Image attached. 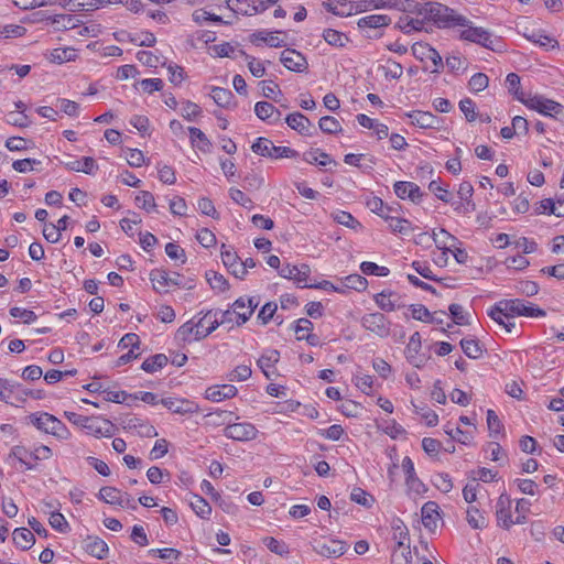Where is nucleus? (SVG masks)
<instances>
[{
    "mask_svg": "<svg viewBox=\"0 0 564 564\" xmlns=\"http://www.w3.org/2000/svg\"><path fill=\"white\" fill-rule=\"evenodd\" d=\"M414 6L415 9L406 10V12L419 18L422 24L427 26V31L432 30L433 24L438 28H452L453 24L465 23L463 15L438 2L420 3L414 1Z\"/></svg>",
    "mask_w": 564,
    "mask_h": 564,
    "instance_id": "f257e3e1",
    "label": "nucleus"
},
{
    "mask_svg": "<svg viewBox=\"0 0 564 564\" xmlns=\"http://www.w3.org/2000/svg\"><path fill=\"white\" fill-rule=\"evenodd\" d=\"M501 307L503 311H507L511 318L513 316L544 317L546 315L544 310L520 299L501 300L500 308Z\"/></svg>",
    "mask_w": 564,
    "mask_h": 564,
    "instance_id": "f03ea898",
    "label": "nucleus"
},
{
    "mask_svg": "<svg viewBox=\"0 0 564 564\" xmlns=\"http://www.w3.org/2000/svg\"><path fill=\"white\" fill-rule=\"evenodd\" d=\"M31 421L39 430L44 431L45 433H50L63 440H66L69 436V432L65 424L52 414L41 413L39 415H32Z\"/></svg>",
    "mask_w": 564,
    "mask_h": 564,
    "instance_id": "7ed1b4c3",
    "label": "nucleus"
},
{
    "mask_svg": "<svg viewBox=\"0 0 564 564\" xmlns=\"http://www.w3.org/2000/svg\"><path fill=\"white\" fill-rule=\"evenodd\" d=\"M463 19L465 20L464 24H453L452 25V28L453 26L464 28L459 33L460 39L479 44L487 48H491V45L494 43V41L491 39V34L484 28L474 26L471 24V22L464 15H463Z\"/></svg>",
    "mask_w": 564,
    "mask_h": 564,
    "instance_id": "20e7f679",
    "label": "nucleus"
},
{
    "mask_svg": "<svg viewBox=\"0 0 564 564\" xmlns=\"http://www.w3.org/2000/svg\"><path fill=\"white\" fill-rule=\"evenodd\" d=\"M347 549V543L335 539L316 540L313 544L314 552L327 558L340 557L346 553Z\"/></svg>",
    "mask_w": 564,
    "mask_h": 564,
    "instance_id": "39448f33",
    "label": "nucleus"
},
{
    "mask_svg": "<svg viewBox=\"0 0 564 564\" xmlns=\"http://www.w3.org/2000/svg\"><path fill=\"white\" fill-rule=\"evenodd\" d=\"M523 104L544 116L557 117L564 112V107L561 104L541 96L531 97Z\"/></svg>",
    "mask_w": 564,
    "mask_h": 564,
    "instance_id": "423d86ee",
    "label": "nucleus"
},
{
    "mask_svg": "<svg viewBox=\"0 0 564 564\" xmlns=\"http://www.w3.org/2000/svg\"><path fill=\"white\" fill-rule=\"evenodd\" d=\"M412 54L421 62L431 61L434 65L432 73H438L443 67V61L440 53L427 43L416 42L411 47Z\"/></svg>",
    "mask_w": 564,
    "mask_h": 564,
    "instance_id": "0eeeda50",
    "label": "nucleus"
},
{
    "mask_svg": "<svg viewBox=\"0 0 564 564\" xmlns=\"http://www.w3.org/2000/svg\"><path fill=\"white\" fill-rule=\"evenodd\" d=\"M361 325L367 330L382 338L390 334V323L382 313L377 312L364 315Z\"/></svg>",
    "mask_w": 564,
    "mask_h": 564,
    "instance_id": "6e6552de",
    "label": "nucleus"
},
{
    "mask_svg": "<svg viewBox=\"0 0 564 564\" xmlns=\"http://www.w3.org/2000/svg\"><path fill=\"white\" fill-rule=\"evenodd\" d=\"M225 436L239 442L252 441L258 435L256 426L248 422L228 424L224 431Z\"/></svg>",
    "mask_w": 564,
    "mask_h": 564,
    "instance_id": "1a4fd4ad",
    "label": "nucleus"
},
{
    "mask_svg": "<svg viewBox=\"0 0 564 564\" xmlns=\"http://www.w3.org/2000/svg\"><path fill=\"white\" fill-rule=\"evenodd\" d=\"M160 402L169 411L175 414L186 415L199 412V405L193 400L169 397L161 399Z\"/></svg>",
    "mask_w": 564,
    "mask_h": 564,
    "instance_id": "9d476101",
    "label": "nucleus"
},
{
    "mask_svg": "<svg viewBox=\"0 0 564 564\" xmlns=\"http://www.w3.org/2000/svg\"><path fill=\"white\" fill-rule=\"evenodd\" d=\"M87 434L99 437H111L115 432V425L101 416H89L84 427Z\"/></svg>",
    "mask_w": 564,
    "mask_h": 564,
    "instance_id": "9b49d317",
    "label": "nucleus"
},
{
    "mask_svg": "<svg viewBox=\"0 0 564 564\" xmlns=\"http://www.w3.org/2000/svg\"><path fill=\"white\" fill-rule=\"evenodd\" d=\"M280 61L284 67L295 73H303L308 68L305 56L294 48L284 50L281 53Z\"/></svg>",
    "mask_w": 564,
    "mask_h": 564,
    "instance_id": "f8f14e48",
    "label": "nucleus"
},
{
    "mask_svg": "<svg viewBox=\"0 0 564 564\" xmlns=\"http://www.w3.org/2000/svg\"><path fill=\"white\" fill-rule=\"evenodd\" d=\"M227 7L237 14L256 15L265 11L262 0H227Z\"/></svg>",
    "mask_w": 564,
    "mask_h": 564,
    "instance_id": "ddd939ff",
    "label": "nucleus"
},
{
    "mask_svg": "<svg viewBox=\"0 0 564 564\" xmlns=\"http://www.w3.org/2000/svg\"><path fill=\"white\" fill-rule=\"evenodd\" d=\"M311 269L307 264L291 265L286 264L280 270V275L285 279L294 280L302 288H310L307 283Z\"/></svg>",
    "mask_w": 564,
    "mask_h": 564,
    "instance_id": "4468645a",
    "label": "nucleus"
},
{
    "mask_svg": "<svg viewBox=\"0 0 564 564\" xmlns=\"http://www.w3.org/2000/svg\"><path fill=\"white\" fill-rule=\"evenodd\" d=\"M422 523L430 532H435L441 520L440 507L434 501H427L421 509Z\"/></svg>",
    "mask_w": 564,
    "mask_h": 564,
    "instance_id": "2eb2a0df",
    "label": "nucleus"
},
{
    "mask_svg": "<svg viewBox=\"0 0 564 564\" xmlns=\"http://www.w3.org/2000/svg\"><path fill=\"white\" fill-rule=\"evenodd\" d=\"M402 469L405 474V484L411 491L415 494L426 491L425 485L416 477L413 460L409 456L403 458Z\"/></svg>",
    "mask_w": 564,
    "mask_h": 564,
    "instance_id": "dca6fc26",
    "label": "nucleus"
},
{
    "mask_svg": "<svg viewBox=\"0 0 564 564\" xmlns=\"http://www.w3.org/2000/svg\"><path fill=\"white\" fill-rule=\"evenodd\" d=\"M221 260L224 265L229 270V272L232 275H235L238 279L245 278V268L242 261L235 251L230 249H225V245H223Z\"/></svg>",
    "mask_w": 564,
    "mask_h": 564,
    "instance_id": "f3484780",
    "label": "nucleus"
},
{
    "mask_svg": "<svg viewBox=\"0 0 564 564\" xmlns=\"http://www.w3.org/2000/svg\"><path fill=\"white\" fill-rule=\"evenodd\" d=\"M394 193L401 198H409L413 203H419L423 196L419 185L412 182L399 181L394 183Z\"/></svg>",
    "mask_w": 564,
    "mask_h": 564,
    "instance_id": "a211bd4d",
    "label": "nucleus"
},
{
    "mask_svg": "<svg viewBox=\"0 0 564 564\" xmlns=\"http://www.w3.org/2000/svg\"><path fill=\"white\" fill-rule=\"evenodd\" d=\"M411 123L422 129H434L438 126L440 119L430 111L413 110L406 113Z\"/></svg>",
    "mask_w": 564,
    "mask_h": 564,
    "instance_id": "6ab92c4d",
    "label": "nucleus"
},
{
    "mask_svg": "<svg viewBox=\"0 0 564 564\" xmlns=\"http://www.w3.org/2000/svg\"><path fill=\"white\" fill-rule=\"evenodd\" d=\"M496 508L498 524L505 529H509L513 524L511 517V500L509 497L501 495L497 501Z\"/></svg>",
    "mask_w": 564,
    "mask_h": 564,
    "instance_id": "aec40b11",
    "label": "nucleus"
},
{
    "mask_svg": "<svg viewBox=\"0 0 564 564\" xmlns=\"http://www.w3.org/2000/svg\"><path fill=\"white\" fill-rule=\"evenodd\" d=\"M285 122L291 129L296 130L299 133L303 135L313 134L314 126L312 124L310 119L301 112L290 113L285 118Z\"/></svg>",
    "mask_w": 564,
    "mask_h": 564,
    "instance_id": "412c9836",
    "label": "nucleus"
},
{
    "mask_svg": "<svg viewBox=\"0 0 564 564\" xmlns=\"http://www.w3.org/2000/svg\"><path fill=\"white\" fill-rule=\"evenodd\" d=\"M58 4L73 12L94 11L105 6V0H59Z\"/></svg>",
    "mask_w": 564,
    "mask_h": 564,
    "instance_id": "4be33fe9",
    "label": "nucleus"
},
{
    "mask_svg": "<svg viewBox=\"0 0 564 564\" xmlns=\"http://www.w3.org/2000/svg\"><path fill=\"white\" fill-rule=\"evenodd\" d=\"M84 549L89 555L98 560L106 558L109 553V547L107 543L98 536L88 535L84 540Z\"/></svg>",
    "mask_w": 564,
    "mask_h": 564,
    "instance_id": "5701e85b",
    "label": "nucleus"
},
{
    "mask_svg": "<svg viewBox=\"0 0 564 564\" xmlns=\"http://www.w3.org/2000/svg\"><path fill=\"white\" fill-rule=\"evenodd\" d=\"M238 393V389L232 384H217L206 390V399L213 402H220L231 399Z\"/></svg>",
    "mask_w": 564,
    "mask_h": 564,
    "instance_id": "b1692460",
    "label": "nucleus"
},
{
    "mask_svg": "<svg viewBox=\"0 0 564 564\" xmlns=\"http://www.w3.org/2000/svg\"><path fill=\"white\" fill-rule=\"evenodd\" d=\"M196 324L199 332L198 337H207L219 326L217 312L208 311L196 321Z\"/></svg>",
    "mask_w": 564,
    "mask_h": 564,
    "instance_id": "393cba45",
    "label": "nucleus"
},
{
    "mask_svg": "<svg viewBox=\"0 0 564 564\" xmlns=\"http://www.w3.org/2000/svg\"><path fill=\"white\" fill-rule=\"evenodd\" d=\"M256 116L263 121L278 122L281 119L280 110L270 102L258 101L254 105Z\"/></svg>",
    "mask_w": 564,
    "mask_h": 564,
    "instance_id": "a878e982",
    "label": "nucleus"
},
{
    "mask_svg": "<svg viewBox=\"0 0 564 564\" xmlns=\"http://www.w3.org/2000/svg\"><path fill=\"white\" fill-rule=\"evenodd\" d=\"M280 359V352L275 349H269L262 354L258 359V366L262 370L263 375L270 379L274 375V366Z\"/></svg>",
    "mask_w": 564,
    "mask_h": 564,
    "instance_id": "bb28decb",
    "label": "nucleus"
},
{
    "mask_svg": "<svg viewBox=\"0 0 564 564\" xmlns=\"http://www.w3.org/2000/svg\"><path fill=\"white\" fill-rule=\"evenodd\" d=\"M198 334L199 332L196 322L191 319L178 327L176 338L183 343H192L203 339L202 337H198Z\"/></svg>",
    "mask_w": 564,
    "mask_h": 564,
    "instance_id": "cd10ccee",
    "label": "nucleus"
},
{
    "mask_svg": "<svg viewBox=\"0 0 564 564\" xmlns=\"http://www.w3.org/2000/svg\"><path fill=\"white\" fill-rule=\"evenodd\" d=\"M63 164L69 171L83 172L89 175L95 174V172L98 170L95 160L90 156H85L82 161L74 160L64 162Z\"/></svg>",
    "mask_w": 564,
    "mask_h": 564,
    "instance_id": "c85d7f7f",
    "label": "nucleus"
},
{
    "mask_svg": "<svg viewBox=\"0 0 564 564\" xmlns=\"http://www.w3.org/2000/svg\"><path fill=\"white\" fill-rule=\"evenodd\" d=\"M488 315L501 327L506 329L507 333H511L514 328V323L511 322V316L507 313V311H503L502 307L500 308V301L490 308L488 312Z\"/></svg>",
    "mask_w": 564,
    "mask_h": 564,
    "instance_id": "c756f323",
    "label": "nucleus"
},
{
    "mask_svg": "<svg viewBox=\"0 0 564 564\" xmlns=\"http://www.w3.org/2000/svg\"><path fill=\"white\" fill-rule=\"evenodd\" d=\"M422 345L409 344L405 347L404 354L406 360L415 368H422L426 364L429 357L421 352Z\"/></svg>",
    "mask_w": 564,
    "mask_h": 564,
    "instance_id": "7c9ffc66",
    "label": "nucleus"
},
{
    "mask_svg": "<svg viewBox=\"0 0 564 564\" xmlns=\"http://www.w3.org/2000/svg\"><path fill=\"white\" fill-rule=\"evenodd\" d=\"M327 11L339 15V17H349L355 14L352 0H332L325 3Z\"/></svg>",
    "mask_w": 564,
    "mask_h": 564,
    "instance_id": "2f4dec72",
    "label": "nucleus"
},
{
    "mask_svg": "<svg viewBox=\"0 0 564 564\" xmlns=\"http://www.w3.org/2000/svg\"><path fill=\"white\" fill-rule=\"evenodd\" d=\"M390 22L391 19L386 14H371L359 19L357 25L359 29H379L388 26Z\"/></svg>",
    "mask_w": 564,
    "mask_h": 564,
    "instance_id": "473e14b6",
    "label": "nucleus"
},
{
    "mask_svg": "<svg viewBox=\"0 0 564 564\" xmlns=\"http://www.w3.org/2000/svg\"><path fill=\"white\" fill-rule=\"evenodd\" d=\"M13 542L21 550H29L35 543V538L30 530L18 528L13 531Z\"/></svg>",
    "mask_w": 564,
    "mask_h": 564,
    "instance_id": "72a5a7b5",
    "label": "nucleus"
},
{
    "mask_svg": "<svg viewBox=\"0 0 564 564\" xmlns=\"http://www.w3.org/2000/svg\"><path fill=\"white\" fill-rule=\"evenodd\" d=\"M188 132L191 137V143L193 147L197 148L199 151L205 153L210 151L212 143L200 129L195 127H188Z\"/></svg>",
    "mask_w": 564,
    "mask_h": 564,
    "instance_id": "f704fd0d",
    "label": "nucleus"
},
{
    "mask_svg": "<svg viewBox=\"0 0 564 564\" xmlns=\"http://www.w3.org/2000/svg\"><path fill=\"white\" fill-rule=\"evenodd\" d=\"M397 26L403 32V33H411L414 31H427V26L422 24V21L419 20V18H415V15H404L401 17L397 23Z\"/></svg>",
    "mask_w": 564,
    "mask_h": 564,
    "instance_id": "c9c22d12",
    "label": "nucleus"
},
{
    "mask_svg": "<svg viewBox=\"0 0 564 564\" xmlns=\"http://www.w3.org/2000/svg\"><path fill=\"white\" fill-rule=\"evenodd\" d=\"M128 427L130 430H135L142 437H154L158 435V432L153 425L139 417L130 419L128 422Z\"/></svg>",
    "mask_w": 564,
    "mask_h": 564,
    "instance_id": "e433bc0d",
    "label": "nucleus"
},
{
    "mask_svg": "<svg viewBox=\"0 0 564 564\" xmlns=\"http://www.w3.org/2000/svg\"><path fill=\"white\" fill-rule=\"evenodd\" d=\"M457 194H458L460 200H464L466 204L465 212L466 213L475 212L476 205L473 202V194H474L473 185L467 181L462 182L459 184Z\"/></svg>",
    "mask_w": 564,
    "mask_h": 564,
    "instance_id": "4c0bfd02",
    "label": "nucleus"
},
{
    "mask_svg": "<svg viewBox=\"0 0 564 564\" xmlns=\"http://www.w3.org/2000/svg\"><path fill=\"white\" fill-rule=\"evenodd\" d=\"M150 279L153 283V286L156 291H165V288H167L171 284L177 285L178 283L171 279L167 274V272L163 270H154L150 274Z\"/></svg>",
    "mask_w": 564,
    "mask_h": 564,
    "instance_id": "58836bf2",
    "label": "nucleus"
},
{
    "mask_svg": "<svg viewBox=\"0 0 564 564\" xmlns=\"http://www.w3.org/2000/svg\"><path fill=\"white\" fill-rule=\"evenodd\" d=\"M280 31L275 32H268V31H259L257 33H253L252 42L254 41H261L267 43L268 45L272 47H281L284 45V42L282 39L279 37Z\"/></svg>",
    "mask_w": 564,
    "mask_h": 564,
    "instance_id": "ea45409f",
    "label": "nucleus"
},
{
    "mask_svg": "<svg viewBox=\"0 0 564 564\" xmlns=\"http://www.w3.org/2000/svg\"><path fill=\"white\" fill-rule=\"evenodd\" d=\"M234 313L237 315V325L245 324L252 315V308L246 305V297H239L232 304Z\"/></svg>",
    "mask_w": 564,
    "mask_h": 564,
    "instance_id": "a19ab883",
    "label": "nucleus"
},
{
    "mask_svg": "<svg viewBox=\"0 0 564 564\" xmlns=\"http://www.w3.org/2000/svg\"><path fill=\"white\" fill-rule=\"evenodd\" d=\"M210 97L219 107L227 108L234 99V94L227 88L213 87Z\"/></svg>",
    "mask_w": 564,
    "mask_h": 564,
    "instance_id": "79ce46f5",
    "label": "nucleus"
},
{
    "mask_svg": "<svg viewBox=\"0 0 564 564\" xmlns=\"http://www.w3.org/2000/svg\"><path fill=\"white\" fill-rule=\"evenodd\" d=\"M460 347L468 358L477 359L482 355V348L477 339L464 338L460 340Z\"/></svg>",
    "mask_w": 564,
    "mask_h": 564,
    "instance_id": "37998d69",
    "label": "nucleus"
},
{
    "mask_svg": "<svg viewBox=\"0 0 564 564\" xmlns=\"http://www.w3.org/2000/svg\"><path fill=\"white\" fill-rule=\"evenodd\" d=\"M167 364V357L163 354H156L149 357L142 362L141 369L145 372L153 373Z\"/></svg>",
    "mask_w": 564,
    "mask_h": 564,
    "instance_id": "c03bdc74",
    "label": "nucleus"
},
{
    "mask_svg": "<svg viewBox=\"0 0 564 564\" xmlns=\"http://www.w3.org/2000/svg\"><path fill=\"white\" fill-rule=\"evenodd\" d=\"M466 520L475 530H481L487 527V520L476 507H469L466 511Z\"/></svg>",
    "mask_w": 564,
    "mask_h": 564,
    "instance_id": "a18cd8bd",
    "label": "nucleus"
},
{
    "mask_svg": "<svg viewBox=\"0 0 564 564\" xmlns=\"http://www.w3.org/2000/svg\"><path fill=\"white\" fill-rule=\"evenodd\" d=\"M10 457L17 458L21 464L25 465L26 469H32L33 465V451L26 449L24 446H13L10 452Z\"/></svg>",
    "mask_w": 564,
    "mask_h": 564,
    "instance_id": "49530a36",
    "label": "nucleus"
},
{
    "mask_svg": "<svg viewBox=\"0 0 564 564\" xmlns=\"http://www.w3.org/2000/svg\"><path fill=\"white\" fill-rule=\"evenodd\" d=\"M76 50L72 47H58L51 52L50 58L54 63H65L76 58Z\"/></svg>",
    "mask_w": 564,
    "mask_h": 564,
    "instance_id": "de8ad7c7",
    "label": "nucleus"
},
{
    "mask_svg": "<svg viewBox=\"0 0 564 564\" xmlns=\"http://www.w3.org/2000/svg\"><path fill=\"white\" fill-rule=\"evenodd\" d=\"M524 36L529 41H531V42H533L535 44H539L542 47L555 48V47L558 46V42L555 39L546 35V34H543L541 32L533 31L530 34L525 33Z\"/></svg>",
    "mask_w": 564,
    "mask_h": 564,
    "instance_id": "09e8293b",
    "label": "nucleus"
},
{
    "mask_svg": "<svg viewBox=\"0 0 564 564\" xmlns=\"http://www.w3.org/2000/svg\"><path fill=\"white\" fill-rule=\"evenodd\" d=\"M80 21L72 14H56L53 18V24L56 30H70L78 25Z\"/></svg>",
    "mask_w": 564,
    "mask_h": 564,
    "instance_id": "8fccbe9b",
    "label": "nucleus"
},
{
    "mask_svg": "<svg viewBox=\"0 0 564 564\" xmlns=\"http://www.w3.org/2000/svg\"><path fill=\"white\" fill-rule=\"evenodd\" d=\"M0 391L4 395V399H0V401L10 403L11 398L20 392V384L11 380L0 378Z\"/></svg>",
    "mask_w": 564,
    "mask_h": 564,
    "instance_id": "3c124183",
    "label": "nucleus"
},
{
    "mask_svg": "<svg viewBox=\"0 0 564 564\" xmlns=\"http://www.w3.org/2000/svg\"><path fill=\"white\" fill-rule=\"evenodd\" d=\"M304 160L310 164H318L321 166H325L332 162L330 156L327 153L322 152L319 149H314L304 153Z\"/></svg>",
    "mask_w": 564,
    "mask_h": 564,
    "instance_id": "603ef678",
    "label": "nucleus"
},
{
    "mask_svg": "<svg viewBox=\"0 0 564 564\" xmlns=\"http://www.w3.org/2000/svg\"><path fill=\"white\" fill-rule=\"evenodd\" d=\"M206 279L212 289L217 290L219 292H224L229 288L228 281L224 278L223 274L216 271H207Z\"/></svg>",
    "mask_w": 564,
    "mask_h": 564,
    "instance_id": "864d4df0",
    "label": "nucleus"
},
{
    "mask_svg": "<svg viewBox=\"0 0 564 564\" xmlns=\"http://www.w3.org/2000/svg\"><path fill=\"white\" fill-rule=\"evenodd\" d=\"M323 37L329 45H333L336 47L345 46L348 41V39L345 34H343L336 30H333V29L325 30L323 33Z\"/></svg>",
    "mask_w": 564,
    "mask_h": 564,
    "instance_id": "5fc2aeb1",
    "label": "nucleus"
},
{
    "mask_svg": "<svg viewBox=\"0 0 564 564\" xmlns=\"http://www.w3.org/2000/svg\"><path fill=\"white\" fill-rule=\"evenodd\" d=\"M389 227L392 231L406 235L412 230L411 223L404 218L394 217L389 215Z\"/></svg>",
    "mask_w": 564,
    "mask_h": 564,
    "instance_id": "6e6d98bb",
    "label": "nucleus"
},
{
    "mask_svg": "<svg viewBox=\"0 0 564 564\" xmlns=\"http://www.w3.org/2000/svg\"><path fill=\"white\" fill-rule=\"evenodd\" d=\"M318 126L324 133L333 134L341 131L339 121L332 116L322 117L319 119Z\"/></svg>",
    "mask_w": 564,
    "mask_h": 564,
    "instance_id": "4d7b16f0",
    "label": "nucleus"
},
{
    "mask_svg": "<svg viewBox=\"0 0 564 564\" xmlns=\"http://www.w3.org/2000/svg\"><path fill=\"white\" fill-rule=\"evenodd\" d=\"M451 316L457 325H469V314L464 311V307L459 304H451L448 307Z\"/></svg>",
    "mask_w": 564,
    "mask_h": 564,
    "instance_id": "13d9d810",
    "label": "nucleus"
},
{
    "mask_svg": "<svg viewBox=\"0 0 564 564\" xmlns=\"http://www.w3.org/2000/svg\"><path fill=\"white\" fill-rule=\"evenodd\" d=\"M191 507L194 510V512L200 518H206L212 512V508H210L209 503L204 498H202L199 496L193 497V499L191 501Z\"/></svg>",
    "mask_w": 564,
    "mask_h": 564,
    "instance_id": "bf43d9fd",
    "label": "nucleus"
},
{
    "mask_svg": "<svg viewBox=\"0 0 564 564\" xmlns=\"http://www.w3.org/2000/svg\"><path fill=\"white\" fill-rule=\"evenodd\" d=\"M393 293L382 291L375 296L376 304L386 312L395 310V302L392 300Z\"/></svg>",
    "mask_w": 564,
    "mask_h": 564,
    "instance_id": "052dcab7",
    "label": "nucleus"
},
{
    "mask_svg": "<svg viewBox=\"0 0 564 564\" xmlns=\"http://www.w3.org/2000/svg\"><path fill=\"white\" fill-rule=\"evenodd\" d=\"M239 55L246 57L248 68L254 77H262L265 74V67L262 62L247 55L243 51H239Z\"/></svg>",
    "mask_w": 564,
    "mask_h": 564,
    "instance_id": "680f3d73",
    "label": "nucleus"
},
{
    "mask_svg": "<svg viewBox=\"0 0 564 564\" xmlns=\"http://www.w3.org/2000/svg\"><path fill=\"white\" fill-rule=\"evenodd\" d=\"M333 218L336 223L351 229H355L360 226V223L357 219H355L354 216L348 212L338 210L333 214Z\"/></svg>",
    "mask_w": 564,
    "mask_h": 564,
    "instance_id": "e2e57ef3",
    "label": "nucleus"
},
{
    "mask_svg": "<svg viewBox=\"0 0 564 564\" xmlns=\"http://www.w3.org/2000/svg\"><path fill=\"white\" fill-rule=\"evenodd\" d=\"M368 285V281L360 274H350L345 278L344 286L347 289L364 291Z\"/></svg>",
    "mask_w": 564,
    "mask_h": 564,
    "instance_id": "0e129e2a",
    "label": "nucleus"
},
{
    "mask_svg": "<svg viewBox=\"0 0 564 564\" xmlns=\"http://www.w3.org/2000/svg\"><path fill=\"white\" fill-rule=\"evenodd\" d=\"M121 491L115 487H102L99 490V498L109 505H117L121 497Z\"/></svg>",
    "mask_w": 564,
    "mask_h": 564,
    "instance_id": "69168bd1",
    "label": "nucleus"
},
{
    "mask_svg": "<svg viewBox=\"0 0 564 564\" xmlns=\"http://www.w3.org/2000/svg\"><path fill=\"white\" fill-rule=\"evenodd\" d=\"M135 202L139 207L145 209L147 212L154 210L156 207L153 194L148 191H141L137 195Z\"/></svg>",
    "mask_w": 564,
    "mask_h": 564,
    "instance_id": "338daca9",
    "label": "nucleus"
},
{
    "mask_svg": "<svg viewBox=\"0 0 564 564\" xmlns=\"http://www.w3.org/2000/svg\"><path fill=\"white\" fill-rule=\"evenodd\" d=\"M350 499L354 502L367 508L371 507L373 503V498L369 496L368 492H366L364 489L358 487L352 489L350 494Z\"/></svg>",
    "mask_w": 564,
    "mask_h": 564,
    "instance_id": "774afa93",
    "label": "nucleus"
}]
</instances>
